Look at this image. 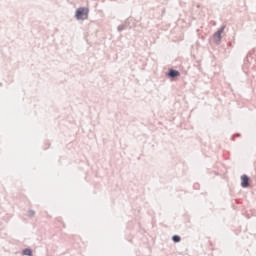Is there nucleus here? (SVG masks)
<instances>
[{"label": "nucleus", "mask_w": 256, "mask_h": 256, "mask_svg": "<svg viewBox=\"0 0 256 256\" xmlns=\"http://www.w3.org/2000/svg\"><path fill=\"white\" fill-rule=\"evenodd\" d=\"M89 17V9L87 8H78L76 10V19L85 20Z\"/></svg>", "instance_id": "nucleus-1"}, {"label": "nucleus", "mask_w": 256, "mask_h": 256, "mask_svg": "<svg viewBox=\"0 0 256 256\" xmlns=\"http://www.w3.org/2000/svg\"><path fill=\"white\" fill-rule=\"evenodd\" d=\"M241 185L242 187H249V178L247 175L241 176Z\"/></svg>", "instance_id": "nucleus-3"}, {"label": "nucleus", "mask_w": 256, "mask_h": 256, "mask_svg": "<svg viewBox=\"0 0 256 256\" xmlns=\"http://www.w3.org/2000/svg\"><path fill=\"white\" fill-rule=\"evenodd\" d=\"M172 240L174 241V243H179V241H181V237L175 235L172 237Z\"/></svg>", "instance_id": "nucleus-6"}, {"label": "nucleus", "mask_w": 256, "mask_h": 256, "mask_svg": "<svg viewBox=\"0 0 256 256\" xmlns=\"http://www.w3.org/2000/svg\"><path fill=\"white\" fill-rule=\"evenodd\" d=\"M223 31H225V26H223L220 30H218L214 34L213 39H214L215 43H219V41H221V34L223 33Z\"/></svg>", "instance_id": "nucleus-2"}, {"label": "nucleus", "mask_w": 256, "mask_h": 256, "mask_svg": "<svg viewBox=\"0 0 256 256\" xmlns=\"http://www.w3.org/2000/svg\"><path fill=\"white\" fill-rule=\"evenodd\" d=\"M180 73L177 70H170L169 77H179Z\"/></svg>", "instance_id": "nucleus-4"}, {"label": "nucleus", "mask_w": 256, "mask_h": 256, "mask_svg": "<svg viewBox=\"0 0 256 256\" xmlns=\"http://www.w3.org/2000/svg\"><path fill=\"white\" fill-rule=\"evenodd\" d=\"M23 255L31 256V255H33V252L31 251V249H25V250L23 251Z\"/></svg>", "instance_id": "nucleus-5"}]
</instances>
